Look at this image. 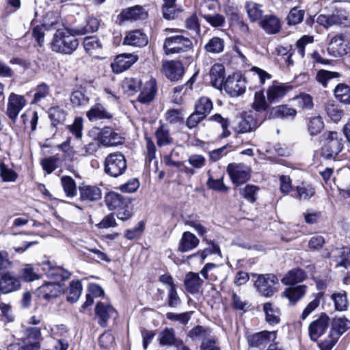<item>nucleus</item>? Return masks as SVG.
Wrapping results in <instances>:
<instances>
[{
    "label": "nucleus",
    "instance_id": "obj_56",
    "mask_svg": "<svg viewBox=\"0 0 350 350\" xmlns=\"http://www.w3.org/2000/svg\"><path fill=\"white\" fill-rule=\"evenodd\" d=\"M89 97L81 90L72 92L70 95L71 103L75 106H82L87 105L89 102Z\"/></svg>",
    "mask_w": 350,
    "mask_h": 350
},
{
    "label": "nucleus",
    "instance_id": "obj_49",
    "mask_svg": "<svg viewBox=\"0 0 350 350\" xmlns=\"http://www.w3.org/2000/svg\"><path fill=\"white\" fill-rule=\"evenodd\" d=\"M305 11L301 10L297 7H294L291 9L287 17V24L288 25H295L301 23L304 20Z\"/></svg>",
    "mask_w": 350,
    "mask_h": 350
},
{
    "label": "nucleus",
    "instance_id": "obj_6",
    "mask_svg": "<svg viewBox=\"0 0 350 350\" xmlns=\"http://www.w3.org/2000/svg\"><path fill=\"white\" fill-rule=\"evenodd\" d=\"M227 172L232 183L237 185L246 183L250 178V169L243 163H230Z\"/></svg>",
    "mask_w": 350,
    "mask_h": 350
},
{
    "label": "nucleus",
    "instance_id": "obj_1",
    "mask_svg": "<svg viewBox=\"0 0 350 350\" xmlns=\"http://www.w3.org/2000/svg\"><path fill=\"white\" fill-rule=\"evenodd\" d=\"M73 29H58L51 43V49L57 53L72 54L78 47L79 41Z\"/></svg>",
    "mask_w": 350,
    "mask_h": 350
},
{
    "label": "nucleus",
    "instance_id": "obj_35",
    "mask_svg": "<svg viewBox=\"0 0 350 350\" xmlns=\"http://www.w3.org/2000/svg\"><path fill=\"white\" fill-rule=\"evenodd\" d=\"M331 299L334 302V308L336 311H347L349 306L347 294L345 291L334 292L331 295Z\"/></svg>",
    "mask_w": 350,
    "mask_h": 350
},
{
    "label": "nucleus",
    "instance_id": "obj_62",
    "mask_svg": "<svg viewBox=\"0 0 350 350\" xmlns=\"http://www.w3.org/2000/svg\"><path fill=\"white\" fill-rule=\"evenodd\" d=\"M0 176L5 182H14L17 178V174L3 163H0Z\"/></svg>",
    "mask_w": 350,
    "mask_h": 350
},
{
    "label": "nucleus",
    "instance_id": "obj_60",
    "mask_svg": "<svg viewBox=\"0 0 350 350\" xmlns=\"http://www.w3.org/2000/svg\"><path fill=\"white\" fill-rule=\"evenodd\" d=\"M189 336L192 339H202L211 337V331L209 329L202 326L198 325L192 328L189 332Z\"/></svg>",
    "mask_w": 350,
    "mask_h": 350
},
{
    "label": "nucleus",
    "instance_id": "obj_31",
    "mask_svg": "<svg viewBox=\"0 0 350 350\" xmlns=\"http://www.w3.org/2000/svg\"><path fill=\"white\" fill-rule=\"evenodd\" d=\"M307 278V274L301 269L297 268L288 271L281 280L285 285H293L301 282Z\"/></svg>",
    "mask_w": 350,
    "mask_h": 350
},
{
    "label": "nucleus",
    "instance_id": "obj_52",
    "mask_svg": "<svg viewBox=\"0 0 350 350\" xmlns=\"http://www.w3.org/2000/svg\"><path fill=\"white\" fill-rule=\"evenodd\" d=\"M252 108L258 112L265 111L268 109V103L266 101L262 91L255 92L254 102L252 105Z\"/></svg>",
    "mask_w": 350,
    "mask_h": 350
},
{
    "label": "nucleus",
    "instance_id": "obj_7",
    "mask_svg": "<svg viewBox=\"0 0 350 350\" xmlns=\"http://www.w3.org/2000/svg\"><path fill=\"white\" fill-rule=\"evenodd\" d=\"M346 36L343 33H338L333 36L327 46V53L334 57H341L349 52V46L345 42Z\"/></svg>",
    "mask_w": 350,
    "mask_h": 350
},
{
    "label": "nucleus",
    "instance_id": "obj_42",
    "mask_svg": "<svg viewBox=\"0 0 350 350\" xmlns=\"http://www.w3.org/2000/svg\"><path fill=\"white\" fill-rule=\"evenodd\" d=\"M332 328L331 332H334V334L339 337L350 328V320L347 318H336L333 319Z\"/></svg>",
    "mask_w": 350,
    "mask_h": 350
},
{
    "label": "nucleus",
    "instance_id": "obj_38",
    "mask_svg": "<svg viewBox=\"0 0 350 350\" xmlns=\"http://www.w3.org/2000/svg\"><path fill=\"white\" fill-rule=\"evenodd\" d=\"M225 41L223 38L214 36L204 44V49L210 54H219L224 51Z\"/></svg>",
    "mask_w": 350,
    "mask_h": 350
},
{
    "label": "nucleus",
    "instance_id": "obj_5",
    "mask_svg": "<svg viewBox=\"0 0 350 350\" xmlns=\"http://www.w3.org/2000/svg\"><path fill=\"white\" fill-rule=\"evenodd\" d=\"M254 285L263 296L270 297L278 291L279 280L275 275L272 273L261 274L258 275Z\"/></svg>",
    "mask_w": 350,
    "mask_h": 350
},
{
    "label": "nucleus",
    "instance_id": "obj_48",
    "mask_svg": "<svg viewBox=\"0 0 350 350\" xmlns=\"http://www.w3.org/2000/svg\"><path fill=\"white\" fill-rule=\"evenodd\" d=\"M245 7L251 21H256L262 17V10H261L260 5L250 1L245 3Z\"/></svg>",
    "mask_w": 350,
    "mask_h": 350
},
{
    "label": "nucleus",
    "instance_id": "obj_59",
    "mask_svg": "<svg viewBox=\"0 0 350 350\" xmlns=\"http://www.w3.org/2000/svg\"><path fill=\"white\" fill-rule=\"evenodd\" d=\"M192 312H186L180 314L174 312H167L166 317L167 319L173 321H178L180 324L185 325L191 319Z\"/></svg>",
    "mask_w": 350,
    "mask_h": 350
},
{
    "label": "nucleus",
    "instance_id": "obj_18",
    "mask_svg": "<svg viewBox=\"0 0 350 350\" xmlns=\"http://www.w3.org/2000/svg\"><path fill=\"white\" fill-rule=\"evenodd\" d=\"M148 42L147 36L138 29L128 32L123 40V44L137 47L145 46Z\"/></svg>",
    "mask_w": 350,
    "mask_h": 350
},
{
    "label": "nucleus",
    "instance_id": "obj_33",
    "mask_svg": "<svg viewBox=\"0 0 350 350\" xmlns=\"http://www.w3.org/2000/svg\"><path fill=\"white\" fill-rule=\"evenodd\" d=\"M260 26L267 33L270 34L278 33L281 28L280 19L274 15H266L261 20Z\"/></svg>",
    "mask_w": 350,
    "mask_h": 350
},
{
    "label": "nucleus",
    "instance_id": "obj_14",
    "mask_svg": "<svg viewBox=\"0 0 350 350\" xmlns=\"http://www.w3.org/2000/svg\"><path fill=\"white\" fill-rule=\"evenodd\" d=\"M99 139L104 146H116L123 144L124 138L111 128L105 127L100 132Z\"/></svg>",
    "mask_w": 350,
    "mask_h": 350
},
{
    "label": "nucleus",
    "instance_id": "obj_46",
    "mask_svg": "<svg viewBox=\"0 0 350 350\" xmlns=\"http://www.w3.org/2000/svg\"><path fill=\"white\" fill-rule=\"evenodd\" d=\"M323 293L319 292L314 295V299L310 301L303 310L300 318L305 320L313 311H314L320 304L321 299L323 297Z\"/></svg>",
    "mask_w": 350,
    "mask_h": 350
},
{
    "label": "nucleus",
    "instance_id": "obj_21",
    "mask_svg": "<svg viewBox=\"0 0 350 350\" xmlns=\"http://www.w3.org/2000/svg\"><path fill=\"white\" fill-rule=\"evenodd\" d=\"M80 199L90 202H96L101 198V190L97 186L83 185L79 187Z\"/></svg>",
    "mask_w": 350,
    "mask_h": 350
},
{
    "label": "nucleus",
    "instance_id": "obj_34",
    "mask_svg": "<svg viewBox=\"0 0 350 350\" xmlns=\"http://www.w3.org/2000/svg\"><path fill=\"white\" fill-rule=\"evenodd\" d=\"M157 144L159 147L169 146L173 144L174 139L172 137L170 129L167 125L161 124L155 131Z\"/></svg>",
    "mask_w": 350,
    "mask_h": 350
},
{
    "label": "nucleus",
    "instance_id": "obj_11",
    "mask_svg": "<svg viewBox=\"0 0 350 350\" xmlns=\"http://www.w3.org/2000/svg\"><path fill=\"white\" fill-rule=\"evenodd\" d=\"M95 313L98 323L102 327L107 326L109 319H116L118 317L117 312L112 306L100 301L96 305Z\"/></svg>",
    "mask_w": 350,
    "mask_h": 350
},
{
    "label": "nucleus",
    "instance_id": "obj_39",
    "mask_svg": "<svg viewBox=\"0 0 350 350\" xmlns=\"http://www.w3.org/2000/svg\"><path fill=\"white\" fill-rule=\"evenodd\" d=\"M82 292V285L80 281L73 280L70 283L69 287L66 290V300L70 303L76 302Z\"/></svg>",
    "mask_w": 350,
    "mask_h": 350
},
{
    "label": "nucleus",
    "instance_id": "obj_45",
    "mask_svg": "<svg viewBox=\"0 0 350 350\" xmlns=\"http://www.w3.org/2000/svg\"><path fill=\"white\" fill-rule=\"evenodd\" d=\"M212 109L213 103L211 100L207 97H201L196 103L195 110L204 117H206Z\"/></svg>",
    "mask_w": 350,
    "mask_h": 350
},
{
    "label": "nucleus",
    "instance_id": "obj_24",
    "mask_svg": "<svg viewBox=\"0 0 350 350\" xmlns=\"http://www.w3.org/2000/svg\"><path fill=\"white\" fill-rule=\"evenodd\" d=\"M204 280L200 278L199 274L194 272H189L184 280V285L187 292L194 294L199 291Z\"/></svg>",
    "mask_w": 350,
    "mask_h": 350
},
{
    "label": "nucleus",
    "instance_id": "obj_47",
    "mask_svg": "<svg viewBox=\"0 0 350 350\" xmlns=\"http://www.w3.org/2000/svg\"><path fill=\"white\" fill-rule=\"evenodd\" d=\"M61 183L67 197L73 198L77 195V187L72 178L68 176H62Z\"/></svg>",
    "mask_w": 350,
    "mask_h": 350
},
{
    "label": "nucleus",
    "instance_id": "obj_27",
    "mask_svg": "<svg viewBox=\"0 0 350 350\" xmlns=\"http://www.w3.org/2000/svg\"><path fill=\"white\" fill-rule=\"evenodd\" d=\"M225 69L222 64H214L210 70V78L212 85L217 89H220L224 85Z\"/></svg>",
    "mask_w": 350,
    "mask_h": 350
},
{
    "label": "nucleus",
    "instance_id": "obj_53",
    "mask_svg": "<svg viewBox=\"0 0 350 350\" xmlns=\"http://www.w3.org/2000/svg\"><path fill=\"white\" fill-rule=\"evenodd\" d=\"M334 94L341 103L350 104V88L345 84H338L335 90Z\"/></svg>",
    "mask_w": 350,
    "mask_h": 350
},
{
    "label": "nucleus",
    "instance_id": "obj_51",
    "mask_svg": "<svg viewBox=\"0 0 350 350\" xmlns=\"http://www.w3.org/2000/svg\"><path fill=\"white\" fill-rule=\"evenodd\" d=\"M49 116L53 126H56L58 124H63L66 120V113L59 107H51Z\"/></svg>",
    "mask_w": 350,
    "mask_h": 350
},
{
    "label": "nucleus",
    "instance_id": "obj_58",
    "mask_svg": "<svg viewBox=\"0 0 350 350\" xmlns=\"http://www.w3.org/2000/svg\"><path fill=\"white\" fill-rule=\"evenodd\" d=\"M326 111L329 118L334 122H338L342 115V110L340 109L337 105H335L333 101H328L326 105Z\"/></svg>",
    "mask_w": 350,
    "mask_h": 350
},
{
    "label": "nucleus",
    "instance_id": "obj_13",
    "mask_svg": "<svg viewBox=\"0 0 350 350\" xmlns=\"http://www.w3.org/2000/svg\"><path fill=\"white\" fill-rule=\"evenodd\" d=\"M138 59V57L133 53H122L118 55L111 63L113 71L120 73L129 68Z\"/></svg>",
    "mask_w": 350,
    "mask_h": 350
},
{
    "label": "nucleus",
    "instance_id": "obj_23",
    "mask_svg": "<svg viewBox=\"0 0 350 350\" xmlns=\"http://www.w3.org/2000/svg\"><path fill=\"white\" fill-rule=\"evenodd\" d=\"M307 289L308 286L305 284L290 286L284 290L282 296L295 304L306 295Z\"/></svg>",
    "mask_w": 350,
    "mask_h": 350
},
{
    "label": "nucleus",
    "instance_id": "obj_9",
    "mask_svg": "<svg viewBox=\"0 0 350 350\" xmlns=\"http://www.w3.org/2000/svg\"><path fill=\"white\" fill-rule=\"evenodd\" d=\"M329 318L325 313H321L320 317L310 323L309 325V336L311 340L316 341L322 336L329 325Z\"/></svg>",
    "mask_w": 350,
    "mask_h": 350
},
{
    "label": "nucleus",
    "instance_id": "obj_17",
    "mask_svg": "<svg viewBox=\"0 0 350 350\" xmlns=\"http://www.w3.org/2000/svg\"><path fill=\"white\" fill-rule=\"evenodd\" d=\"M224 88L231 96H239L245 91V82L241 79L228 78L224 83Z\"/></svg>",
    "mask_w": 350,
    "mask_h": 350
},
{
    "label": "nucleus",
    "instance_id": "obj_29",
    "mask_svg": "<svg viewBox=\"0 0 350 350\" xmlns=\"http://www.w3.org/2000/svg\"><path fill=\"white\" fill-rule=\"evenodd\" d=\"M263 311L265 315V321L270 325H275L280 321V311L278 307L271 302H267L263 305Z\"/></svg>",
    "mask_w": 350,
    "mask_h": 350
},
{
    "label": "nucleus",
    "instance_id": "obj_40",
    "mask_svg": "<svg viewBox=\"0 0 350 350\" xmlns=\"http://www.w3.org/2000/svg\"><path fill=\"white\" fill-rule=\"evenodd\" d=\"M83 46L87 53L91 55H94L99 53L103 48V45L99 39L96 36L86 37L83 40Z\"/></svg>",
    "mask_w": 350,
    "mask_h": 350
},
{
    "label": "nucleus",
    "instance_id": "obj_64",
    "mask_svg": "<svg viewBox=\"0 0 350 350\" xmlns=\"http://www.w3.org/2000/svg\"><path fill=\"white\" fill-rule=\"evenodd\" d=\"M200 350H221L220 346L214 336L204 338L200 345Z\"/></svg>",
    "mask_w": 350,
    "mask_h": 350
},
{
    "label": "nucleus",
    "instance_id": "obj_43",
    "mask_svg": "<svg viewBox=\"0 0 350 350\" xmlns=\"http://www.w3.org/2000/svg\"><path fill=\"white\" fill-rule=\"evenodd\" d=\"M77 144H79L77 152L79 155L82 157L94 155L100 147L99 143L95 141L84 145H82L80 141H77Z\"/></svg>",
    "mask_w": 350,
    "mask_h": 350
},
{
    "label": "nucleus",
    "instance_id": "obj_37",
    "mask_svg": "<svg viewBox=\"0 0 350 350\" xmlns=\"http://www.w3.org/2000/svg\"><path fill=\"white\" fill-rule=\"evenodd\" d=\"M256 119L250 115L241 117L237 123L236 130L238 133H245L251 132L258 127Z\"/></svg>",
    "mask_w": 350,
    "mask_h": 350
},
{
    "label": "nucleus",
    "instance_id": "obj_25",
    "mask_svg": "<svg viewBox=\"0 0 350 350\" xmlns=\"http://www.w3.org/2000/svg\"><path fill=\"white\" fill-rule=\"evenodd\" d=\"M105 202L109 210H117L129 202V199L114 191H109L105 196Z\"/></svg>",
    "mask_w": 350,
    "mask_h": 350
},
{
    "label": "nucleus",
    "instance_id": "obj_61",
    "mask_svg": "<svg viewBox=\"0 0 350 350\" xmlns=\"http://www.w3.org/2000/svg\"><path fill=\"white\" fill-rule=\"evenodd\" d=\"M99 23L96 18H92L88 21L85 27L73 29L75 34L84 35L88 32H94L98 30Z\"/></svg>",
    "mask_w": 350,
    "mask_h": 350
},
{
    "label": "nucleus",
    "instance_id": "obj_2",
    "mask_svg": "<svg viewBox=\"0 0 350 350\" xmlns=\"http://www.w3.org/2000/svg\"><path fill=\"white\" fill-rule=\"evenodd\" d=\"M127 168L126 159L120 152L111 153L107 156L104 163L105 172L111 177H118L123 174Z\"/></svg>",
    "mask_w": 350,
    "mask_h": 350
},
{
    "label": "nucleus",
    "instance_id": "obj_63",
    "mask_svg": "<svg viewBox=\"0 0 350 350\" xmlns=\"http://www.w3.org/2000/svg\"><path fill=\"white\" fill-rule=\"evenodd\" d=\"M295 99L300 108L305 110H311L314 107L312 98L310 95L307 94H301L297 96Z\"/></svg>",
    "mask_w": 350,
    "mask_h": 350
},
{
    "label": "nucleus",
    "instance_id": "obj_4",
    "mask_svg": "<svg viewBox=\"0 0 350 350\" xmlns=\"http://www.w3.org/2000/svg\"><path fill=\"white\" fill-rule=\"evenodd\" d=\"M337 132L329 131L323 134L325 142L322 147V156L327 159H334L342 150V139Z\"/></svg>",
    "mask_w": 350,
    "mask_h": 350
},
{
    "label": "nucleus",
    "instance_id": "obj_8",
    "mask_svg": "<svg viewBox=\"0 0 350 350\" xmlns=\"http://www.w3.org/2000/svg\"><path fill=\"white\" fill-rule=\"evenodd\" d=\"M27 100L23 96L11 93L8 98L6 113L14 122L21 111L26 106Z\"/></svg>",
    "mask_w": 350,
    "mask_h": 350
},
{
    "label": "nucleus",
    "instance_id": "obj_36",
    "mask_svg": "<svg viewBox=\"0 0 350 350\" xmlns=\"http://www.w3.org/2000/svg\"><path fill=\"white\" fill-rule=\"evenodd\" d=\"M297 111L295 109L288 107L287 105H278L272 107L269 111L270 118H294L296 116Z\"/></svg>",
    "mask_w": 350,
    "mask_h": 350
},
{
    "label": "nucleus",
    "instance_id": "obj_54",
    "mask_svg": "<svg viewBox=\"0 0 350 350\" xmlns=\"http://www.w3.org/2000/svg\"><path fill=\"white\" fill-rule=\"evenodd\" d=\"M259 187L254 185H247L245 187L240 189V194L247 201L254 203L257 200V193Z\"/></svg>",
    "mask_w": 350,
    "mask_h": 350
},
{
    "label": "nucleus",
    "instance_id": "obj_41",
    "mask_svg": "<svg viewBox=\"0 0 350 350\" xmlns=\"http://www.w3.org/2000/svg\"><path fill=\"white\" fill-rule=\"evenodd\" d=\"M336 253L334 257L337 262L336 267H343L345 269L350 267V248L336 249Z\"/></svg>",
    "mask_w": 350,
    "mask_h": 350
},
{
    "label": "nucleus",
    "instance_id": "obj_32",
    "mask_svg": "<svg viewBox=\"0 0 350 350\" xmlns=\"http://www.w3.org/2000/svg\"><path fill=\"white\" fill-rule=\"evenodd\" d=\"M199 244V239L190 232H185L180 241L178 250L181 252H187L196 248Z\"/></svg>",
    "mask_w": 350,
    "mask_h": 350
},
{
    "label": "nucleus",
    "instance_id": "obj_3",
    "mask_svg": "<svg viewBox=\"0 0 350 350\" xmlns=\"http://www.w3.org/2000/svg\"><path fill=\"white\" fill-rule=\"evenodd\" d=\"M193 46L192 41L182 35L167 37L163 42V50L167 55L187 52L191 50Z\"/></svg>",
    "mask_w": 350,
    "mask_h": 350
},
{
    "label": "nucleus",
    "instance_id": "obj_15",
    "mask_svg": "<svg viewBox=\"0 0 350 350\" xmlns=\"http://www.w3.org/2000/svg\"><path fill=\"white\" fill-rule=\"evenodd\" d=\"M290 90L291 87L289 85L273 82L267 90V100L271 103L280 102Z\"/></svg>",
    "mask_w": 350,
    "mask_h": 350
},
{
    "label": "nucleus",
    "instance_id": "obj_19",
    "mask_svg": "<svg viewBox=\"0 0 350 350\" xmlns=\"http://www.w3.org/2000/svg\"><path fill=\"white\" fill-rule=\"evenodd\" d=\"M61 286L57 282H45L36 290L39 297L49 300L58 297Z\"/></svg>",
    "mask_w": 350,
    "mask_h": 350
},
{
    "label": "nucleus",
    "instance_id": "obj_55",
    "mask_svg": "<svg viewBox=\"0 0 350 350\" xmlns=\"http://www.w3.org/2000/svg\"><path fill=\"white\" fill-rule=\"evenodd\" d=\"M159 341L162 345H178V340L176 338L173 329H165L160 333Z\"/></svg>",
    "mask_w": 350,
    "mask_h": 350
},
{
    "label": "nucleus",
    "instance_id": "obj_30",
    "mask_svg": "<svg viewBox=\"0 0 350 350\" xmlns=\"http://www.w3.org/2000/svg\"><path fill=\"white\" fill-rule=\"evenodd\" d=\"M87 117L89 120L93 122L98 120H109L112 118L113 116L103 107V105L97 103L87 111Z\"/></svg>",
    "mask_w": 350,
    "mask_h": 350
},
{
    "label": "nucleus",
    "instance_id": "obj_28",
    "mask_svg": "<svg viewBox=\"0 0 350 350\" xmlns=\"http://www.w3.org/2000/svg\"><path fill=\"white\" fill-rule=\"evenodd\" d=\"M21 286L20 280L10 273L3 274L0 280V291L9 293L18 289Z\"/></svg>",
    "mask_w": 350,
    "mask_h": 350
},
{
    "label": "nucleus",
    "instance_id": "obj_50",
    "mask_svg": "<svg viewBox=\"0 0 350 350\" xmlns=\"http://www.w3.org/2000/svg\"><path fill=\"white\" fill-rule=\"evenodd\" d=\"M324 128V122L320 116L310 118L308 122V131L310 135L315 136L320 133Z\"/></svg>",
    "mask_w": 350,
    "mask_h": 350
},
{
    "label": "nucleus",
    "instance_id": "obj_12",
    "mask_svg": "<svg viewBox=\"0 0 350 350\" xmlns=\"http://www.w3.org/2000/svg\"><path fill=\"white\" fill-rule=\"evenodd\" d=\"M162 70L165 76L170 81H176L182 79L184 67L179 61H168L163 64Z\"/></svg>",
    "mask_w": 350,
    "mask_h": 350
},
{
    "label": "nucleus",
    "instance_id": "obj_10",
    "mask_svg": "<svg viewBox=\"0 0 350 350\" xmlns=\"http://www.w3.org/2000/svg\"><path fill=\"white\" fill-rule=\"evenodd\" d=\"M276 338V331H262L248 336L247 339L250 347L258 348L274 342Z\"/></svg>",
    "mask_w": 350,
    "mask_h": 350
},
{
    "label": "nucleus",
    "instance_id": "obj_44",
    "mask_svg": "<svg viewBox=\"0 0 350 350\" xmlns=\"http://www.w3.org/2000/svg\"><path fill=\"white\" fill-rule=\"evenodd\" d=\"M19 276L24 281L30 282L40 278V275L36 271L35 268L30 264L25 265L20 269Z\"/></svg>",
    "mask_w": 350,
    "mask_h": 350
},
{
    "label": "nucleus",
    "instance_id": "obj_57",
    "mask_svg": "<svg viewBox=\"0 0 350 350\" xmlns=\"http://www.w3.org/2000/svg\"><path fill=\"white\" fill-rule=\"evenodd\" d=\"M142 82L139 79L135 78H126L122 84L125 92L133 94L140 88Z\"/></svg>",
    "mask_w": 350,
    "mask_h": 350
},
{
    "label": "nucleus",
    "instance_id": "obj_16",
    "mask_svg": "<svg viewBox=\"0 0 350 350\" xmlns=\"http://www.w3.org/2000/svg\"><path fill=\"white\" fill-rule=\"evenodd\" d=\"M42 269L45 274L50 278L62 281L68 280L70 273L60 267L54 266L50 261H44L42 263Z\"/></svg>",
    "mask_w": 350,
    "mask_h": 350
},
{
    "label": "nucleus",
    "instance_id": "obj_22",
    "mask_svg": "<svg viewBox=\"0 0 350 350\" xmlns=\"http://www.w3.org/2000/svg\"><path fill=\"white\" fill-rule=\"evenodd\" d=\"M146 12L141 6H134L123 10L118 15L120 22L144 19Z\"/></svg>",
    "mask_w": 350,
    "mask_h": 350
},
{
    "label": "nucleus",
    "instance_id": "obj_26",
    "mask_svg": "<svg viewBox=\"0 0 350 350\" xmlns=\"http://www.w3.org/2000/svg\"><path fill=\"white\" fill-rule=\"evenodd\" d=\"M156 92V80L151 79L145 83L143 90L138 96V100L143 104H148L154 98Z\"/></svg>",
    "mask_w": 350,
    "mask_h": 350
},
{
    "label": "nucleus",
    "instance_id": "obj_20",
    "mask_svg": "<svg viewBox=\"0 0 350 350\" xmlns=\"http://www.w3.org/2000/svg\"><path fill=\"white\" fill-rule=\"evenodd\" d=\"M211 9V5L204 3L200 8V15L204 20L213 27H224L226 23L225 16L220 14H211L206 12V10Z\"/></svg>",
    "mask_w": 350,
    "mask_h": 350
}]
</instances>
